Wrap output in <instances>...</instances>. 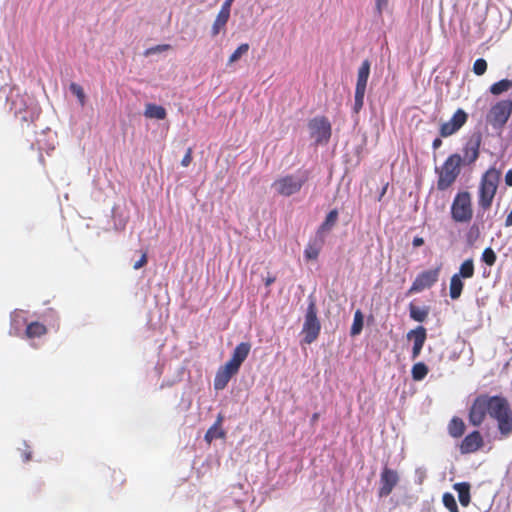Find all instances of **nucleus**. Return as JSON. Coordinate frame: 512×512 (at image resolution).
<instances>
[{"mask_svg": "<svg viewBox=\"0 0 512 512\" xmlns=\"http://www.w3.org/2000/svg\"><path fill=\"white\" fill-rule=\"evenodd\" d=\"M487 413L497 422L501 438H508L512 434V408L504 396H477L468 412V420L472 426L479 427L486 419Z\"/></svg>", "mask_w": 512, "mask_h": 512, "instance_id": "1", "label": "nucleus"}, {"mask_svg": "<svg viewBox=\"0 0 512 512\" xmlns=\"http://www.w3.org/2000/svg\"><path fill=\"white\" fill-rule=\"evenodd\" d=\"M250 350L251 344L248 342H242L235 347L231 359L221 366L215 375L214 388L216 390H223L227 386L230 379L238 373Z\"/></svg>", "mask_w": 512, "mask_h": 512, "instance_id": "2", "label": "nucleus"}, {"mask_svg": "<svg viewBox=\"0 0 512 512\" xmlns=\"http://www.w3.org/2000/svg\"><path fill=\"white\" fill-rule=\"evenodd\" d=\"M501 171L490 167L482 176L478 189V206L483 211L490 209L496 195Z\"/></svg>", "mask_w": 512, "mask_h": 512, "instance_id": "3", "label": "nucleus"}, {"mask_svg": "<svg viewBox=\"0 0 512 512\" xmlns=\"http://www.w3.org/2000/svg\"><path fill=\"white\" fill-rule=\"evenodd\" d=\"M462 156L453 153L447 157L440 167L435 168L438 176L437 189L445 191L450 188L461 173Z\"/></svg>", "mask_w": 512, "mask_h": 512, "instance_id": "4", "label": "nucleus"}, {"mask_svg": "<svg viewBox=\"0 0 512 512\" xmlns=\"http://www.w3.org/2000/svg\"><path fill=\"white\" fill-rule=\"evenodd\" d=\"M451 218L456 223H469L473 218L472 197L468 191L458 192L451 204Z\"/></svg>", "mask_w": 512, "mask_h": 512, "instance_id": "5", "label": "nucleus"}, {"mask_svg": "<svg viewBox=\"0 0 512 512\" xmlns=\"http://www.w3.org/2000/svg\"><path fill=\"white\" fill-rule=\"evenodd\" d=\"M308 177L309 174L307 171H305L300 177L288 174L276 179L273 182L272 187L275 189L277 194L289 197L298 193L302 189L303 185L307 182Z\"/></svg>", "mask_w": 512, "mask_h": 512, "instance_id": "6", "label": "nucleus"}, {"mask_svg": "<svg viewBox=\"0 0 512 512\" xmlns=\"http://www.w3.org/2000/svg\"><path fill=\"white\" fill-rule=\"evenodd\" d=\"M320 330L321 324L317 317V306L314 300H310L302 327L303 342L306 344L314 342L318 338Z\"/></svg>", "mask_w": 512, "mask_h": 512, "instance_id": "7", "label": "nucleus"}, {"mask_svg": "<svg viewBox=\"0 0 512 512\" xmlns=\"http://www.w3.org/2000/svg\"><path fill=\"white\" fill-rule=\"evenodd\" d=\"M512 114V101L504 99L491 106L487 115L486 122L494 129L501 130L509 120Z\"/></svg>", "mask_w": 512, "mask_h": 512, "instance_id": "8", "label": "nucleus"}, {"mask_svg": "<svg viewBox=\"0 0 512 512\" xmlns=\"http://www.w3.org/2000/svg\"><path fill=\"white\" fill-rule=\"evenodd\" d=\"M310 135L317 144L329 141L332 133L331 123L325 116H318L308 123Z\"/></svg>", "mask_w": 512, "mask_h": 512, "instance_id": "9", "label": "nucleus"}, {"mask_svg": "<svg viewBox=\"0 0 512 512\" xmlns=\"http://www.w3.org/2000/svg\"><path fill=\"white\" fill-rule=\"evenodd\" d=\"M441 266L419 273L408 290V294L418 293L432 287L439 279Z\"/></svg>", "mask_w": 512, "mask_h": 512, "instance_id": "10", "label": "nucleus"}, {"mask_svg": "<svg viewBox=\"0 0 512 512\" xmlns=\"http://www.w3.org/2000/svg\"><path fill=\"white\" fill-rule=\"evenodd\" d=\"M467 120L468 114L461 108L457 109L448 121L440 125V137L447 138L454 135L466 124Z\"/></svg>", "mask_w": 512, "mask_h": 512, "instance_id": "11", "label": "nucleus"}, {"mask_svg": "<svg viewBox=\"0 0 512 512\" xmlns=\"http://www.w3.org/2000/svg\"><path fill=\"white\" fill-rule=\"evenodd\" d=\"M484 446V438L478 430L468 433L459 444L461 454H472L480 450Z\"/></svg>", "mask_w": 512, "mask_h": 512, "instance_id": "12", "label": "nucleus"}, {"mask_svg": "<svg viewBox=\"0 0 512 512\" xmlns=\"http://www.w3.org/2000/svg\"><path fill=\"white\" fill-rule=\"evenodd\" d=\"M399 482L398 473L388 467H384L380 475L379 497L388 496Z\"/></svg>", "mask_w": 512, "mask_h": 512, "instance_id": "13", "label": "nucleus"}, {"mask_svg": "<svg viewBox=\"0 0 512 512\" xmlns=\"http://www.w3.org/2000/svg\"><path fill=\"white\" fill-rule=\"evenodd\" d=\"M407 339L413 341L412 355L413 360L417 359L424 347L427 339V330L424 326L419 325L407 333Z\"/></svg>", "mask_w": 512, "mask_h": 512, "instance_id": "14", "label": "nucleus"}, {"mask_svg": "<svg viewBox=\"0 0 512 512\" xmlns=\"http://www.w3.org/2000/svg\"><path fill=\"white\" fill-rule=\"evenodd\" d=\"M462 165H471L476 162L480 153V138L469 139L463 149Z\"/></svg>", "mask_w": 512, "mask_h": 512, "instance_id": "15", "label": "nucleus"}, {"mask_svg": "<svg viewBox=\"0 0 512 512\" xmlns=\"http://www.w3.org/2000/svg\"><path fill=\"white\" fill-rule=\"evenodd\" d=\"M369 75H370V62H369V60L366 59L361 63V66L358 69L355 91L366 92Z\"/></svg>", "mask_w": 512, "mask_h": 512, "instance_id": "16", "label": "nucleus"}, {"mask_svg": "<svg viewBox=\"0 0 512 512\" xmlns=\"http://www.w3.org/2000/svg\"><path fill=\"white\" fill-rule=\"evenodd\" d=\"M466 425L460 417L454 416L449 421L447 426L448 434L455 439L461 438L464 435Z\"/></svg>", "mask_w": 512, "mask_h": 512, "instance_id": "17", "label": "nucleus"}, {"mask_svg": "<svg viewBox=\"0 0 512 512\" xmlns=\"http://www.w3.org/2000/svg\"><path fill=\"white\" fill-rule=\"evenodd\" d=\"M453 489L458 493V499L463 507H467L470 504V484L468 482H459L453 485Z\"/></svg>", "mask_w": 512, "mask_h": 512, "instance_id": "18", "label": "nucleus"}, {"mask_svg": "<svg viewBox=\"0 0 512 512\" xmlns=\"http://www.w3.org/2000/svg\"><path fill=\"white\" fill-rule=\"evenodd\" d=\"M144 116L149 119L163 120L166 118L167 112L161 105L148 103L145 105Z\"/></svg>", "mask_w": 512, "mask_h": 512, "instance_id": "19", "label": "nucleus"}, {"mask_svg": "<svg viewBox=\"0 0 512 512\" xmlns=\"http://www.w3.org/2000/svg\"><path fill=\"white\" fill-rule=\"evenodd\" d=\"M430 308L428 306H416L413 303L409 304V316L416 322H424L428 318Z\"/></svg>", "mask_w": 512, "mask_h": 512, "instance_id": "20", "label": "nucleus"}, {"mask_svg": "<svg viewBox=\"0 0 512 512\" xmlns=\"http://www.w3.org/2000/svg\"><path fill=\"white\" fill-rule=\"evenodd\" d=\"M230 14L228 12L220 10L216 16V19L211 28V36H217L226 27L229 20Z\"/></svg>", "mask_w": 512, "mask_h": 512, "instance_id": "21", "label": "nucleus"}, {"mask_svg": "<svg viewBox=\"0 0 512 512\" xmlns=\"http://www.w3.org/2000/svg\"><path fill=\"white\" fill-rule=\"evenodd\" d=\"M223 417L218 416L214 425H212L206 432L204 438L208 443H211L214 439L222 438L225 436V432L220 428Z\"/></svg>", "mask_w": 512, "mask_h": 512, "instance_id": "22", "label": "nucleus"}, {"mask_svg": "<svg viewBox=\"0 0 512 512\" xmlns=\"http://www.w3.org/2000/svg\"><path fill=\"white\" fill-rule=\"evenodd\" d=\"M464 288V283L462 281V278L458 277L457 275L453 274L450 279V285H449V296L452 300H457L460 298L462 291Z\"/></svg>", "mask_w": 512, "mask_h": 512, "instance_id": "23", "label": "nucleus"}, {"mask_svg": "<svg viewBox=\"0 0 512 512\" xmlns=\"http://www.w3.org/2000/svg\"><path fill=\"white\" fill-rule=\"evenodd\" d=\"M47 333V328L44 324L34 321L27 325L25 330V335L27 338H38Z\"/></svg>", "mask_w": 512, "mask_h": 512, "instance_id": "24", "label": "nucleus"}, {"mask_svg": "<svg viewBox=\"0 0 512 512\" xmlns=\"http://www.w3.org/2000/svg\"><path fill=\"white\" fill-rule=\"evenodd\" d=\"M474 274H475V267H474V261L472 258H468V259L464 260L459 267V271L457 273H455V275H457L458 277H460L462 279H470L474 276Z\"/></svg>", "mask_w": 512, "mask_h": 512, "instance_id": "25", "label": "nucleus"}, {"mask_svg": "<svg viewBox=\"0 0 512 512\" xmlns=\"http://www.w3.org/2000/svg\"><path fill=\"white\" fill-rule=\"evenodd\" d=\"M512 88V80L510 79H502L496 83H493L489 91L492 95L498 96L502 93L509 91Z\"/></svg>", "mask_w": 512, "mask_h": 512, "instance_id": "26", "label": "nucleus"}, {"mask_svg": "<svg viewBox=\"0 0 512 512\" xmlns=\"http://www.w3.org/2000/svg\"><path fill=\"white\" fill-rule=\"evenodd\" d=\"M428 372L429 369L425 363H415L411 369L412 379L414 381H421L427 376Z\"/></svg>", "mask_w": 512, "mask_h": 512, "instance_id": "27", "label": "nucleus"}, {"mask_svg": "<svg viewBox=\"0 0 512 512\" xmlns=\"http://www.w3.org/2000/svg\"><path fill=\"white\" fill-rule=\"evenodd\" d=\"M338 220V211L336 209L331 210L324 220V222L319 227L318 232L329 231L336 224Z\"/></svg>", "mask_w": 512, "mask_h": 512, "instance_id": "28", "label": "nucleus"}, {"mask_svg": "<svg viewBox=\"0 0 512 512\" xmlns=\"http://www.w3.org/2000/svg\"><path fill=\"white\" fill-rule=\"evenodd\" d=\"M363 328V314L360 310H357L354 314L353 324L351 326L350 334L356 336L360 334Z\"/></svg>", "mask_w": 512, "mask_h": 512, "instance_id": "29", "label": "nucleus"}, {"mask_svg": "<svg viewBox=\"0 0 512 512\" xmlns=\"http://www.w3.org/2000/svg\"><path fill=\"white\" fill-rule=\"evenodd\" d=\"M442 502L443 505L450 511V512H459L458 505L456 503L455 497L453 494L446 492L442 496Z\"/></svg>", "mask_w": 512, "mask_h": 512, "instance_id": "30", "label": "nucleus"}, {"mask_svg": "<svg viewBox=\"0 0 512 512\" xmlns=\"http://www.w3.org/2000/svg\"><path fill=\"white\" fill-rule=\"evenodd\" d=\"M69 89L72 94L77 97L79 104L84 106L86 104V95L83 88L79 84L73 82L70 84Z\"/></svg>", "mask_w": 512, "mask_h": 512, "instance_id": "31", "label": "nucleus"}, {"mask_svg": "<svg viewBox=\"0 0 512 512\" xmlns=\"http://www.w3.org/2000/svg\"><path fill=\"white\" fill-rule=\"evenodd\" d=\"M249 50V44L243 43L230 55L228 63L232 64L238 61L242 55L246 54Z\"/></svg>", "mask_w": 512, "mask_h": 512, "instance_id": "32", "label": "nucleus"}, {"mask_svg": "<svg viewBox=\"0 0 512 512\" xmlns=\"http://www.w3.org/2000/svg\"><path fill=\"white\" fill-rule=\"evenodd\" d=\"M481 259L488 266H493L496 263L497 256L491 247H487L484 249Z\"/></svg>", "mask_w": 512, "mask_h": 512, "instance_id": "33", "label": "nucleus"}, {"mask_svg": "<svg viewBox=\"0 0 512 512\" xmlns=\"http://www.w3.org/2000/svg\"><path fill=\"white\" fill-rule=\"evenodd\" d=\"M320 253V246L308 244L304 250V256L307 260H316Z\"/></svg>", "mask_w": 512, "mask_h": 512, "instance_id": "34", "label": "nucleus"}, {"mask_svg": "<svg viewBox=\"0 0 512 512\" xmlns=\"http://www.w3.org/2000/svg\"><path fill=\"white\" fill-rule=\"evenodd\" d=\"M487 66H488L487 61L483 58H479V59L475 60V62L473 64V72L476 75L481 76L486 72Z\"/></svg>", "mask_w": 512, "mask_h": 512, "instance_id": "35", "label": "nucleus"}, {"mask_svg": "<svg viewBox=\"0 0 512 512\" xmlns=\"http://www.w3.org/2000/svg\"><path fill=\"white\" fill-rule=\"evenodd\" d=\"M364 96H365V92L364 91H355V100H354V107H353V110L355 113H358L363 105H364Z\"/></svg>", "mask_w": 512, "mask_h": 512, "instance_id": "36", "label": "nucleus"}, {"mask_svg": "<svg viewBox=\"0 0 512 512\" xmlns=\"http://www.w3.org/2000/svg\"><path fill=\"white\" fill-rule=\"evenodd\" d=\"M387 5H388V0H376L375 9L379 16L382 15L383 10L387 7Z\"/></svg>", "mask_w": 512, "mask_h": 512, "instance_id": "37", "label": "nucleus"}, {"mask_svg": "<svg viewBox=\"0 0 512 512\" xmlns=\"http://www.w3.org/2000/svg\"><path fill=\"white\" fill-rule=\"evenodd\" d=\"M192 161V149L188 148L184 157L182 158L181 165L187 167Z\"/></svg>", "mask_w": 512, "mask_h": 512, "instance_id": "38", "label": "nucleus"}, {"mask_svg": "<svg viewBox=\"0 0 512 512\" xmlns=\"http://www.w3.org/2000/svg\"><path fill=\"white\" fill-rule=\"evenodd\" d=\"M146 264H147V254H146V252H144V253H142L140 259L134 263L133 268L138 270V269L142 268L143 266H145Z\"/></svg>", "mask_w": 512, "mask_h": 512, "instance_id": "39", "label": "nucleus"}, {"mask_svg": "<svg viewBox=\"0 0 512 512\" xmlns=\"http://www.w3.org/2000/svg\"><path fill=\"white\" fill-rule=\"evenodd\" d=\"M234 0H225L224 3L221 6L222 11L228 12L230 14L231 5Z\"/></svg>", "mask_w": 512, "mask_h": 512, "instance_id": "40", "label": "nucleus"}, {"mask_svg": "<svg viewBox=\"0 0 512 512\" xmlns=\"http://www.w3.org/2000/svg\"><path fill=\"white\" fill-rule=\"evenodd\" d=\"M505 183L507 186L512 187V169L508 170L505 174Z\"/></svg>", "mask_w": 512, "mask_h": 512, "instance_id": "41", "label": "nucleus"}, {"mask_svg": "<svg viewBox=\"0 0 512 512\" xmlns=\"http://www.w3.org/2000/svg\"><path fill=\"white\" fill-rule=\"evenodd\" d=\"M412 244L414 247H420L424 244V239L422 237H414Z\"/></svg>", "mask_w": 512, "mask_h": 512, "instance_id": "42", "label": "nucleus"}, {"mask_svg": "<svg viewBox=\"0 0 512 512\" xmlns=\"http://www.w3.org/2000/svg\"><path fill=\"white\" fill-rule=\"evenodd\" d=\"M442 145V140L441 138H435L432 142V148L434 150H437L438 148H440Z\"/></svg>", "mask_w": 512, "mask_h": 512, "instance_id": "43", "label": "nucleus"}, {"mask_svg": "<svg viewBox=\"0 0 512 512\" xmlns=\"http://www.w3.org/2000/svg\"><path fill=\"white\" fill-rule=\"evenodd\" d=\"M505 226L506 227L512 226V208H511V211L509 212V214L507 215V217L505 219Z\"/></svg>", "mask_w": 512, "mask_h": 512, "instance_id": "44", "label": "nucleus"}, {"mask_svg": "<svg viewBox=\"0 0 512 512\" xmlns=\"http://www.w3.org/2000/svg\"><path fill=\"white\" fill-rule=\"evenodd\" d=\"M276 281V278L274 276H268L264 282L265 286L269 287L271 284H273Z\"/></svg>", "mask_w": 512, "mask_h": 512, "instance_id": "45", "label": "nucleus"}, {"mask_svg": "<svg viewBox=\"0 0 512 512\" xmlns=\"http://www.w3.org/2000/svg\"><path fill=\"white\" fill-rule=\"evenodd\" d=\"M22 457H23V461H25V462L31 460V457H32L31 452L30 451L23 452Z\"/></svg>", "mask_w": 512, "mask_h": 512, "instance_id": "46", "label": "nucleus"}, {"mask_svg": "<svg viewBox=\"0 0 512 512\" xmlns=\"http://www.w3.org/2000/svg\"><path fill=\"white\" fill-rule=\"evenodd\" d=\"M168 48H169V45H163V46H158L157 50L161 51V50H166Z\"/></svg>", "mask_w": 512, "mask_h": 512, "instance_id": "47", "label": "nucleus"}, {"mask_svg": "<svg viewBox=\"0 0 512 512\" xmlns=\"http://www.w3.org/2000/svg\"><path fill=\"white\" fill-rule=\"evenodd\" d=\"M318 417H319V414H318V413H314V414L312 415V422L317 421Z\"/></svg>", "mask_w": 512, "mask_h": 512, "instance_id": "48", "label": "nucleus"}]
</instances>
